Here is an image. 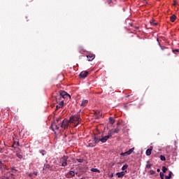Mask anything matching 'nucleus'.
Returning a JSON list of instances; mask_svg holds the SVG:
<instances>
[{
	"instance_id": "f257e3e1",
	"label": "nucleus",
	"mask_w": 179,
	"mask_h": 179,
	"mask_svg": "<svg viewBox=\"0 0 179 179\" xmlns=\"http://www.w3.org/2000/svg\"><path fill=\"white\" fill-rule=\"evenodd\" d=\"M110 138H111V136H110L108 132L107 136H105L102 138H100L98 136H94V137L93 138L94 143H90H90H88V147L94 148V146H96V145H97L99 142H101L102 143H106V142H107V141H108Z\"/></svg>"
},
{
	"instance_id": "f03ea898",
	"label": "nucleus",
	"mask_w": 179,
	"mask_h": 179,
	"mask_svg": "<svg viewBox=\"0 0 179 179\" xmlns=\"http://www.w3.org/2000/svg\"><path fill=\"white\" fill-rule=\"evenodd\" d=\"M66 97H71V96L65 91L59 92V95L56 96V101L62 100V99H65Z\"/></svg>"
},
{
	"instance_id": "7ed1b4c3",
	"label": "nucleus",
	"mask_w": 179,
	"mask_h": 179,
	"mask_svg": "<svg viewBox=\"0 0 179 179\" xmlns=\"http://www.w3.org/2000/svg\"><path fill=\"white\" fill-rule=\"evenodd\" d=\"M82 121L80 116H73V117H70L69 122H73V124H79Z\"/></svg>"
},
{
	"instance_id": "20e7f679",
	"label": "nucleus",
	"mask_w": 179,
	"mask_h": 179,
	"mask_svg": "<svg viewBox=\"0 0 179 179\" xmlns=\"http://www.w3.org/2000/svg\"><path fill=\"white\" fill-rule=\"evenodd\" d=\"M69 120L64 119L61 124V128H64V129H68V127H69Z\"/></svg>"
},
{
	"instance_id": "39448f33",
	"label": "nucleus",
	"mask_w": 179,
	"mask_h": 179,
	"mask_svg": "<svg viewBox=\"0 0 179 179\" xmlns=\"http://www.w3.org/2000/svg\"><path fill=\"white\" fill-rule=\"evenodd\" d=\"M68 159H69V157L67 156H65V155H64L62 157V160H64V162H63L62 164V167H66V166H68V163H67Z\"/></svg>"
},
{
	"instance_id": "423d86ee",
	"label": "nucleus",
	"mask_w": 179,
	"mask_h": 179,
	"mask_svg": "<svg viewBox=\"0 0 179 179\" xmlns=\"http://www.w3.org/2000/svg\"><path fill=\"white\" fill-rule=\"evenodd\" d=\"M120 132V129L116 127L114 130H109L108 133H109V136H113L114 134H118Z\"/></svg>"
},
{
	"instance_id": "0eeeda50",
	"label": "nucleus",
	"mask_w": 179,
	"mask_h": 179,
	"mask_svg": "<svg viewBox=\"0 0 179 179\" xmlns=\"http://www.w3.org/2000/svg\"><path fill=\"white\" fill-rule=\"evenodd\" d=\"M135 150V148H133L128 150L127 152L121 153V156H129V155H131L132 152Z\"/></svg>"
},
{
	"instance_id": "6e6552de",
	"label": "nucleus",
	"mask_w": 179,
	"mask_h": 179,
	"mask_svg": "<svg viewBox=\"0 0 179 179\" xmlns=\"http://www.w3.org/2000/svg\"><path fill=\"white\" fill-rule=\"evenodd\" d=\"M161 50L165 52L166 55H170V49L160 45Z\"/></svg>"
},
{
	"instance_id": "1a4fd4ad",
	"label": "nucleus",
	"mask_w": 179,
	"mask_h": 179,
	"mask_svg": "<svg viewBox=\"0 0 179 179\" xmlns=\"http://www.w3.org/2000/svg\"><path fill=\"white\" fill-rule=\"evenodd\" d=\"M87 75H89V71H84L80 73L79 76L82 79H85V78H87Z\"/></svg>"
},
{
	"instance_id": "9d476101",
	"label": "nucleus",
	"mask_w": 179,
	"mask_h": 179,
	"mask_svg": "<svg viewBox=\"0 0 179 179\" xmlns=\"http://www.w3.org/2000/svg\"><path fill=\"white\" fill-rule=\"evenodd\" d=\"M57 103H59V104L56 106V111L58 108H62V107H64V100H61L60 101L59 100H57Z\"/></svg>"
},
{
	"instance_id": "9b49d317",
	"label": "nucleus",
	"mask_w": 179,
	"mask_h": 179,
	"mask_svg": "<svg viewBox=\"0 0 179 179\" xmlns=\"http://www.w3.org/2000/svg\"><path fill=\"white\" fill-rule=\"evenodd\" d=\"M87 58L89 62L93 61V59L96 58V55H94V54L90 53L89 55H87Z\"/></svg>"
},
{
	"instance_id": "f8f14e48",
	"label": "nucleus",
	"mask_w": 179,
	"mask_h": 179,
	"mask_svg": "<svg viewBox=\"0 0 179 179\" xmlns=\"http://www.w3.org/2000/svg\"><path fill=\"white\" fill-rule=\"evenodd\" d=\"M152 150H153V146H150V148L147 149L145 152L146 156H150L152 155Z\"/></svg>"
},
{
	"instance_id": "ddd939ff",
	"label": "nucleus",
	"mask_w": 179,
	"mask_h": 179,
	"mask_svg": "<svg viewBox=\"0 0 179 179\" xmlns=\"http://www.w3.org/2000/svg\"><path fill=\"white\" fill-rule=\"evenodd\" d=\"M116 176H117L118 178H122L124 176H125V172L122 171V172H118L116 173Z\"/></svg>"
},
{
	"instance_id": "4468645a",
	"label": "nucleus",
	"mask_w": 179,
	"mask_h": 179,
	"mask_svg": "<svg viewBox=\"0 0 179 179\" xmlns=\"http://www.w3.org/2000/svg\"><path fill=\"white\" fill-rule=\"evenodd\" d=\"M51 169H52V167L48 164H44L43 166V170H51Z\"/></svg>"
},
{
	"instance_id": "2eb2a0df",
	"label": "nucleus",
	"mask_w": 179,
	"mask_h": 179,
	"mask_svg": "<svg viewBox=\"0 0 179 179\" xmlns=\"http://www.w3.org/2000/svg\"><path fill=\"white\" fill-rule=\"evenodd\" d=\"M88 103H89V101L86 99H83L81 103V107H86Z\"/></svg>"
},
{
	"instance_id": "dca6fc26",
	"label": "nucleus",
	"mask_w": 179,
	"mask_h": 179,
	"mask_svg": "<svg viewBox=\"0 0 179 179\" xmlns=\"http://www.w3.org/2000/svg\"><path fill=\"white\" fill-rule=\"evenodd\" d=\"M176 19H177L176 15H173L170 17V20L171 22H172V23H174V22H176Z\"/></svg>"
},
{
	"instance_id": "f3484780",
	"label": "nucleus",
	"mask_w": 179,
	"mask_h": 179,
	"mask_svg": "<svg viewBox=\"0 0 179 179\" xmlns=\"http://www.w3.org/2000/svg\"><path fill=\"white\" fill-rule=\"evenodd\" d=\"M20 145L19 144V141L16 142V141H14L13 145H12V148H16L17 146H20Z\"/></svg>"
},
{
	"instance_id": "a211bd4d",
	"label": "nucleus",
	"mask_w": 179,
	"mask_h": 179,
	"mask_svg": "<svg viewBox=\"0 0 179 179\" xmlns=\"http://www.w3.org/2000/svg\"><path fill=\"white\" fill-rule=\"evenodd\" d=\"M146 169H151L152 168V164H150V162L148 161L147 164L145 166Z\"/></svg>"
},
{
	"instance_id": "6ab92c4d",
	"label": "nucleus",
	"mask_w": 179,
	"mask_h": 179,
	"mask_svg": "<svg viewBox=\"0 0 179 179\" xmlns=\"http://www.w3.org/2000/svg\"><path fill=\"white\" fill-rule=\"evenodd\" d=\"M172 175H173V172L169 171V176H165V178H166V179H170V178H171V176H172Z\"/></svg>"
},
{
	"instance_id": "aec40b11",
	"label": "nucleus",
	"mask_w": 179,
	"mask_h": 179,
	"mask_svg": "<svg viewBox=\"0 0 179 179\" xmlns=\"http://www.w3.org/2000/svg\"><path fill=\"white\" fill-rule=\"evenodd\" d=\"M109 122H110V124H111L113 125V124H114V122H115V120H114V119H113V117H109Z\"/></svg>"
},
{
	"instance_id": "412c9836",
	"label": "nucleus",
	"mask_w": 179,
	"mask_h": 179,
	"mask_svg": "<svg viewBox=\"0 0 179 179\" xmlns=\"http://www.w3.org/2000/svg\"><path fill=\"white\" fill-rule=\"evenodd\" d=\"M52 129H59V127L57 124H52Z\"/></svg>"
},
{
	"instance_id": "4be33fe9",
	"label": "nucleus",
	"mask_w": 179,
	"mask_h": 179,
	"mask_svg": "<svg viewBox=\"0 0 179 179\" xmlns=\"http://www.w3.org/2000/svg\"><path fill=\"white\" fill-rule=\"evenodd\" d=\"M91 171H93L94 173H100V170H99L97 169H94V168H92L91 169Z\"/></svg>"
},
{
	"instance_id": "5701e85b",
	"label": "nucleus",
	"mask_w": 179,
	"mask_h": 179,
	"mask_svg": "<svg viewBox=\"0 0 179 179\" xmlns=\"http://www.w3.org/2000/svg\"><path fill=\"white\" fill-rule=\"evenodd\" d=\"M7 178H8V179H15V175H13V173H10L9 175V176H7Z\"/></svg>"
},
{
	"instance_id": "b1692460",
	"label": "nucleus",
	"mask_w": 179,
	"mask_h": 179,
	"mask_svg": "<svg viewBox=\"0 0 179 179\" xmlns=\"http://www.w3.org/2000/svg\"><path fill=\"white\" fill-rule=\"evenodd\" d=\"M159 158L162 162H166V157H164V155H161Z\"/></svg>"
},
{
	"instance_id": "393cba45",
	"label": "nucleus",
	"mask_w": 179,
	"mask_h": 179,
	"mask_svg": "<svg viewBox=\"0 0 179 179\" xmlns=\"http://www.w3.org/2000/svg\"><path fill=\"white\" fill-rule=\"evenodd\" d=\"M40 153H41L42 156H45V155H46L47 152H45V150H41L39 151Z\"/></svg>"
},
{
	"instance_id": "a878e982",
	"label": "nucleus",
	"mask_w": 179,
	"mask_h": 179,
	"mask_svg": "<svg viewBox=\"0 0 179 179\" xmlns=\"http://www.w3.org/2000/svg\"><path fill=\"white\" fill-rule=\"evenodd\" d=\"M127 169H128V164H124L122 167V170L124 171V170H127Z\"/></svg>"
},
{
	"instance_id": "bb28decb",
	"label": "nucleus",
	"mask_w": 179,
	"mask_h": 179,
	"mask_svg": "<svg viewBox=\"0 0 179 179\" xmlns=\"http://www.w3.org/2000/svg\"><path fill=\"white\" fill-rule=\"evenodd\" d=\"M69 174H70V176H71V177H75V171H70Z\"/></svg>"
},
{
	"instance_id": "cd10ccee",
	"label": "nucleus",
	"mask_w": 179,
	"mask_h": 179,
	"mask_svg": "<svg viewBox=\"0 0 179 179\" xmlns=\"http://www.w3.org/2000/svg\"><path fill=\"white\" fill-rule=\"evenodd\" d=\"M159 176L161 179H164V173H163L162 172H160Z\"/></svg>"
},
{
	"instance_id": "c85d7f7f",
	"label": "nucleus",
	"mask_w": 179,
	"mask_h": 179,
	"mask_svg": "<svg viewBox=\"0 0 179 179\" xmlns=\"http://www.w3.org/2000/svg\"><path fill=\"white\" fill-rule=\"evenodd\" d=\"M77 162H78V163H83L85 160L83 159H77Z\"/></svg>"
},
{
	"instance_id": "c756f323",
	"label": "nucleus",
	"mask_w": 179,
	"mask_h": 179,
	"mask_svg": "<svg viewBox=\"0 0 179 179\" xmlns=\"http://www.w3.org/2000/svg\"><path fill=\"white\" fill-rule=\"evenodd\" d=\"M162 171L163 173H166V171H167V168L166 166H162Z\"/></svg>"
},
{
	"instance_id": "7c9ffc66",
	"label": "nucleus",
	"mask_w": 179,
	"mask_h": 179,
	"mask_svg": "<svg viewBox=\"0 0 179 179\" xmlns=\"http://www.w3.org/2000/svg\"><path fill=\"white\" fill-rule=\"evenodd\" d=\"M16 156H17V157H18L19 159H22V157H23V156H22V155H20V154H16Z\"/></svg>"
},
{
	"instance_id": "2f4dec72",
	"label": "nucleus",
	"mask_w": 179,
	"mask_h": 179,
	"mask_svg": "<svg viewBox=\"0 0 179 179\" xmlns=\"http://www.w3.org/2000/svg\"><path fill=\"white\" fill-rule=\"evenodd\" d=\"M150 24H151L152 26H157V22H151Z\"/></svg>"
},
{
	"instance_id": "473e14b6",
	"label": "nucleus",
	"mask_w": 179,
	"mask_h": 179,
	"mask_svg": "<svg viewBox=\"0 0 179 179\" xmlns=\"http://www.w3.org/2000/svg\"><path fill=\"white\" fill-rule=\"evenodd\" d=\"M173 52L174 54H176V52H179V50L178 49H175V50H173Z\"/></svg>"
},
{
	"instance_id": "72a5a7b5",
	"label": "nucleus",
	"mask_w": 179,
	"mask_h": 179,
	"mask_svg": "<svg viewBox=\"0 0 179 179\" xmlns=\"http://www.w3.org/2000/svg\"><path fill=\"white\" fill-rule=\"evenodd\" d=\"M101 115H103V114L99 112L97 118H101Z\"/></svg>"
},
{
	"instance_id": "f704fd0d",
	"label": "nucleus",
	"mask_w": 179,
	"mask_h": 179,
	"mask_svg": "<svg viewBox=\"0 0 179 179\" xmlns=\"http://www.w3.org/2000/svg\"><path fill=\"white\" fill-rule=\"evenodd\" d=\"M150 173L151 176H153V174H155V173H156V171H150Z\"/></svg>"
},
{
	"instance_id": "c9c22d12",
	"label": "nucleus",
	"mask_w": 179,
	"mask_h": 179,
	"mask_svg": "<svg viewBox=\"0 0 179 179\" xmlns=\"http://www.w3.org/2000/svg\"><path fill=\"white\" fill-rule=\"evenodd\" d=\"M11 170H14V171H17L16 169H15V167H12Z\"/></svg>"
},
{
	"instance_id": "e433bc0d",
	"label": "nucleus",
	"mask_w": 179,
	"mask_h": 179,
	"mask_svg": "<svg viewBox=\"0 0 179 179\" xmlns=\"http://www.w3.org/2000/svg\"><path fill=\"white\" fill-rule=\"evenodd\" d=\"M1 179H9V178H8V177H3V178H1Z\"/></svg>"
},
{
	"instance_id": "4c0bfd02",
	"label": "nucleus",
	"mask_w": 179,
	"mask_h": 179,
	"mask_svg": "<svg viewBox=\"0 0 179 179\" xmlns=\"http://www.w3.org/2000/svg\"><path fill=\"white\" fill-rule=\"evenodd\" d=\"M157 173H160V169H157Z\"/></svg>"
},
{
	"instance_id": "58836bf2",
	"label": "nucleus",
	"mask_w": 179,
	"mask_h": 179,
	"mask_svg": "<svg viewBox=\"0 0 179 179\" xmlns=\"http://www.w3.org/2000/svg\"><path fill=\"white\" fill-rule=\"evenodd\" d=\"M34 176H37L38 173L35 171V172H34Z\"/></svg>"
},
{
	"instance_id": "ea45409f",
	"label": "nucleus",
	"mask_w": 179,
	"mask_h": 179,
	"mask_svg": "<svg viewBox=\"0 0 179 179\" xmlns=\"http://www.w3.org/2000/svg\"><path fill=\"white\" fill-rule=\"evenodd\" d=\"M59 120H61L60 117H59L58 119H57V122H58V121H59Z\"/></svg>"
},
{
	"instance_id": "a19ab883",
	"label": "nucleus",
	"mask_w": 179,
	"mask_h": 179,
	"mask_svg": "<svg viewBox=\"0 0 179 179\" xmlns=\"http://www.w3.org/2000/svg\"><path fill=\"white\" fill-rule=\"evenodd\" d=\"M61 162H62V163H64V162H65V160H63L62 158H61Z\"/></svg>"
},
{
	"instance_id": "79ce46f5",
	"label": "nucleus",
	"mask_w": 179,
	"mask_h": 179,
	"mask_svg": "<svg viewBox=\"0 0 179 179\" xmlns=\"http://www.w3.org/2000/svg\"><path fill=\"white\" fill-rule=\"evenodd\" d=\"M126 97H127V98H128V97H131V95H127Z\"/></svg>"
},
{
	"instance_id": "37998d69",
	"label": "nucleus",
	"mask_w": 179,
	"mask_h": 179,
	"mask_svg": "<svg viewBox=\"0 0 179 179\" xmlns=\"http://www.w3.org/2000/svg\"><path fill=\"white\" fill-rule=\"evenodd\" d=\"M136 29L138 30V29H139V27H137Z\"/></svg>"
},
{
	"instance_id": "c03bdc74",
	"label": "nucleus",
	"mask_w": 179,
	"mask_h": 179,
	"mask_svg": "<svg viewBox=\"0 0 179 179\" xmlns=\"http://www.w3.org/2000/svg\"><path fill=\"white\" fill-rule=\"evenodd\" d=\"M0 152H2V149H1Z\"/></svg>"
},
{
	"instance_id": "a18cd8bd",
	"label": "nucleus",
	"mask_w": 179,
	"mask_h": 179,
	"mask_svg": "<svg viewBox=\"0 0 179 179\" xmlns=\"http://www.w3.org/2000/svg\"><path fill=\"white\" fill-rule=\"evenodd\" d=\"M159 45H160V43H159Z\"/></svg>"
},
{
	"instance_id": "49530a36",
	"label": "nucleus",
	"mask_w": 179,
	"mask_h": 179,
	"mask_svg": "<svg viewBox=\"0 0 179 179\" xmlns=\"http://www.w3.org/2000/svg\"><path fill=\"white\" fill-rule=\"evenodd\" d=\"M144 1H146V0H144Z\"/></svg>"
}]
</instances>
